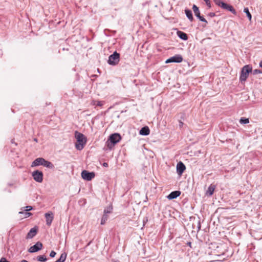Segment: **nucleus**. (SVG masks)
Wrapping results in <instances>:
<instances>
[{"mask_svg":"<svg viewBox=\"0 0 262 262\" xmlns=\"http://www.w3.org/2000/svg\"><path fill=\"white\" fill-rule=\"evenodd\" d=\"M75 136L77 140L75 144L76 148L78 150H81L83 148L86 142V138L81 133L76 131L75 133Z\"/></svg>","mask_w":262,"mask_h":262,"instance_id":"obj_1","label":"nucleus"},{"mask_svg":"<svg viewBox=\"0 0 262 262\" xmlns=\"http://www.w3.org/2000/svg\"><path fill=\"white\" fill-rule=\"evenodd\" d=\"M121 139V137L119 134L115 133L111 135L107 141V146L109 149H111L115 144L119 142Z\"/></svg>","mask_w":262,"mask_h":262,"instance_id":"obj_2","label":"nucleus"},{"mask_svg":"<svg viewBox=\"0 0 262 262\" xmlns=\"http://www.w3.org/2000/svg\"><path fill=\"white\" fill-rule=\"evenodd\" d=\"M252 72V67L249 65H246L244 66L242 69L241 73L240 75V80L245 81L248 77L249 74Z\"/></svg>","mask_w":262,"mask_h":262,"instance_id":"obj_3","label":"nucleus"},{"mask_svg":"<svg viewBox=\"0 0 262 262\" xmlns=\"http://www.w3.org/2000/svg\"><path fill=\"white\" fill-rule=\"evenodd\" d=\"M214 2L216 5L222 8L230 11L234 15L236 14L235 10L231 5L226 4L222 2L221 0H214Z\"/></svg>","mask_w":262,"mask_h":262,"instance_id":"obj_4","label":"nucleus"},{"mask_svg":"<svg viewBox=\"0 0 262 262\" xmlns=\"http://www.w3.org/2000/svg\"><path fill=\"white\" fill-rule=\"evenodd\" d=\"M119 60L120 54L115 51L109 56L107 62L110 65L115 66L119 63Z\"/></svg>","mask_w":262,"mask_h":262,"instance_id":"obj_5","label":"nucleus"},{"mask_svg":"<svg viewBox=\"0 0 262 262\" xmlns=\"http://www.w3.org/2000/svg\"><path fill=\"white\" fill-rule=\"evenodd\" d=\"M95 173L94 172H89L87 170H83L81 172V177L86 181H91L95 177Z\"/></svg>","mask_w":262,"mask_h":262,"instance_id":"obj_6","label":"nucleus"},{"mask_svg":"<svg viewBox=\"0 0 262 262\" xmlns=\"http://www.w3.org/2000/svg\"><path fill=\"white\" fill-rule=\"evenodd\" d=\"M183 61V57L181 55L177 54L172 56L168 59H167L165 63H171V62H177L180 63Z\"/></svg>","mask_w":262,"mask_h":262,"instance_id":"obj_7","label":"nucleus"},{"mask_svg":"<svg viewBox=\"0 0 262 262\" xmlns=\"http://www.w3.org/2000/svg\"><path fill=\"white\" fill-rule=\"evenodd\" d=\"M32 176L35 181L37 182H41L43 180V173L38 170H36L32 173Z\"/></svg>","mask_w":262,"mask_h":262,"instance_id":"obj_8","label":"nucleus"},{"mask_svg":"<svg viewBox=\"0 0 262 262\" xmlns=\"http://www.w3.org/2000/svg\"><path fill=\"white\" fill-rule=\"evenodd\" d=\"M193 11L195 15L202 21L205 22L207 24V21L200 15V12L199 8L195 5H193L192 7Z\"/></svg>","mask_w":262,"mask_h":262,"instance_id":"obj_9","label":"nucleus"},{"mask_svg":"<svg viewBox=\"0 0 262 262\" xmlns=\"http://www.w3.org/2000/svg\"><path fill=\"white\" fill-rule=\"evenodd\" d=\"M42 248V244L41 243L38 242L36 243L35 245L33 246H31L28 250V251L30 253H33L37 252Z\"/></svg>","mask_w":262,"mask_h":262,"instance_id":"obj_10","label":"nucleus"},{"mask_svg":"<svg viewBox=\"0 0 262 262\" xmlns=\"http://www.w3.org/2000/svg\"><path fill=\"white\" fill-rule=\"evenodd\" d=\"M37 231L38 228L36 227H35L31 229V230L29 231V232L28 233L26 236V239H30L33 238L37 234Z\"/></svg>","mask_w":262,"mask_h":262,"instance_id":"obj_11","label":"nucleus"},{"mask_svg":"<svg viewBox=\"0 0 262 262\" xmlns=\"http://www.w3.org/2000/svg\"><path fill=\"white\" fill-rule=\"evenodd\" d=\"M47 225L50 226L53 220L54 216L52 212H48L45 214Z\"/></svg>","mask_w":262,"mask_h":262,"instance_id":"obj_12","label":"nucleus"},{"mask_svg":"<svg viewBox=\"0 0 262 262\" xmlns=\"http://www.w3.org/2000/svg\"><path fill=\"white\" fill-rule=\"evenodd\" d=\"M186 169V167L185 165L182 162H180L177 164V172L179 174H182V173Z\"/></svg>","mask_w":262,"mask_h":262,"instance_id":"obj_13","label":"nucleus"},{"mask_svg":"<svg viewBox=\"0 0 262 262\" xmlns=\"http://www.w3.org/2000/svg\"><path fill=\"white\" fill-rule=\"evenodd\" d=\"M45 159L42 158H38L36 159L32 163L31 166H37L39 165H42L43 162H45Z\"/></svg>","mask_w":262,"mask_h":262,"instance_id":"obj_14","label":"nucleus"},{"mask_svg":"<svg viewBox=\"0 0 262 262\" xmlns=\"http://www.w3.org/2000/svg\"><path fill=\"white\" fill-rule=\"evenodd\" d=\"M181 192L180 191H172L167 196V198L169 200H172L179 196Z\"/></svg>","mask_w":262,"mask_h":262,"instance_id":"obj_15","label":"nucleus"},{"mask_svg":"<svg viewBox=\"0 0 262 262\" xmlns=\"http://www.w3.org/2000/svg\"><path fill=\"white\" fill-rule=\"evenodd\" d=\"M215 185L213 184H211L208 188L206 192V195L208 196H211L213 194L214 191L215 189Z\"/></svg>","mask_w":262,"mask_h":262,"instance_id":"obj_16","label":"nucleus"},{"mask_svg":"<svg viewBox=\"0 0 262 262\" xmlns=\"http://www.w3.org/2000/svg\"><path fill=\"white\" fill-rule=\"evenodd\" d=\"M150 133V130L148 126H145L140 130V134L142 135H148Z\"/></svg>","mask_w":262,"mask_h":262,"instance_id":"obj_17","label":"nucleus"},{"mask_svg":"<svg viewBox=\"0 0 262 262\" xmlns=\"http://www.w3.org/2000/svg\"><path fill=\"white\" fill-rule=\"evenodd\" d=\"M177 34L178 36L182 39H183L184 40H186L188 39L187 35L185 33L181 31H178Z\"/></svg>","mask_w":262,"mask_h":262,"instance_id":"obj_18","label":"nucleus"},{"mask_svg":"<svg viewBox=\"0 0 262 262\" xmlns=\"http://www.w3.org/2000/svg\"><path fill=\"white\" fill-rule=\"evenodd\" d=\"M185 14L188 17V18L191 21H192L193 20V17L192 16V14L191 11L190 10H185Z\"/></svg>","mask_w":262,"mask_h":262,"instance_id":"obj_19","label":"nucleus"},{"mask_svg":"<svg viewBox=\"0 0 262 262\" xmlns=\"http://www.w3.org/2000/svg\"><path fill=\"white\" fill-rule=\"evenodd\" d=\"M42 166L49 168H53L54 167V165L51 162L46 160H45V162H43Z\"/></svg>","mask_w":262,"mask_h":262,"instance_id":"obj_20","label":"nucleus"},{"mask_svg":"<svg viewBox=\"0 0 262 262\" xmlns=\"http://www.w3.org/2000/svg\"><path fill=\"white\" fill-rule=\"evenodd\" d=\"M244 12L246 13V15L250 21L251 20L252 15L250 13L249 9L248 8H245L244 9Z\"/></svg>","mask_w":262,"mask_h":262,"instance_id":"obj_21","label":"nucleus"},{"mask_svg":"<svg viewBox=\"0 0 262 262\" xmlns=\"http://www.w3.org/2000/svg\"><path fill=\"white\" fill-rule=\"evenodd\" d=\"M239 122L241 124H247L249 122V120L248 118H241L239 120Z\"/></svg>","mask_w":262,"mask_h":262,"instance_id":"obj_22","label":"nucleus"},{"mask_svg":"<svg viewBox=\"0 0 262 262\" xmlns=\"http://www.w3.org/2000/svg\"><path fill=\"white\" fill-rule=\"evenodd\" d=\"M108 219V216L107 215H103L102 219H101V225H104L106 221Z\"/></svg>","mask_w":262,"mask_h":262,"instance_id":"obj_23","label":"nucleus"},{"mask_svg":"<svg viewBox=\"0 0 262 262\" xmlns=\"http://www.w3.org/2000/svg\"><path fill=\"white\" fill-rule=\"evenodd\" d=\"M37 259L38 261H42V262H44L47 260V258L45 257H44V256H43V255L38 256L37 257Z\"/></svg>","mask_w":262,"mask_h":262,"instance_id":"obj_24","label":"nucleus"},{"mask_svg":"<svg viewBox=\"0 0 262 262\" xmlns=\"http://www.w3.org/2000/svg\"><path fill=\"white\" fill-rule=\"evenodd\" d=\"M93 104L97 106H102L104 104V102L101 101H95L93 102Z\"/></svg>","mask_w":262,"mask_h":262,"instance_id":"obj_25","label":"nucleus"},{"mask_svg":"<svg viewBox=\"0 0 262 262\" xmlns=\"http://www.w3.org/2000/svg\"><path fill=\"white\" fill-rule=\"evenodd\" d=\"M253 74H260L262 73V71L258 69H255L253 71Z\"/></svg>","mask_w":262,"mask_h":262,"instance_id":"obj_26","label":"nucleus"},{"mask_svg":"<svg viewBox=\"0 0 262 262\" xmlns=\"http://www.w3.org/2000/svg\"><path fill=\"white\" fill-rule=\"evenodd\" d=\"M206 5L210 8L211 7V2L210 0H204Z\"/></svg>","mask_w":262,"mask_h":262,"instance_id":"obj_27","label":"nucleus"},{"mask_svg":"<svg viewBox=\"0 0 262 262\" xmlns=\"http://www.w3.org/2000/svg\"><path fill=\"white\" fill-rule=\"evenodd\" d=\"M24 211H30V210H31L32 209V206H26L25 207H24Z\"/></svg>","mask_w":262,"mask_h":262,"instance_id":"obj_28","label":"nucleus"},{"mask_svg":"<svg viewBox=\"0 0 262 262\" xmlns=\"http://www.w3.org/2000/svg\"><path fill=\"white\" fill-rule=\"evenodd\" d=\"M56 253L55 251H52L50 254V256L51 257H55V256L56 255Z\"/></svg>","mask_w":262,"mask_h":262,"instance_id":"obj_29","label":"nucleus"},{"mask_svg":"<svg viewBox=\"0 0 262 262\" xmlns=\"http://www.w3.org/2000/svg\"><path fill=\"white\" fill-rule=\"evenodd\" d=\"M0 262H10L7 260L5 257H2L0 259Z\"/></svg>","mask_w":262,"mask_h":262,"instance_id":"obj_30","label":"nucleus"},{"mask_svg":"<svg viewBox=\"0 0 262 262\" xmlns=\"http://www.w3.org/2000/svg\"><path fill=\"white\" fill-rule=\"evenodd\" d=\"M25 214H26L25 217H27L30 216L32 214V213H30V212H26Z\"/></svg>","mask_w":262,"mask_h":262,"instance_id":"obj_31","label":"nucleus"},{"mask_svg":"<svg viewBox=\"0 0 262 262\" xmlns=\"http://www.w3.org/2000/svg\"><path fill=\"white\" fill-rule=\"evenodd\" d=\"M103 166H104V167H108V163H103Z\"/></svg>","mask_w":262,"mask_h":262,"instance_id":"obj_32","label":"nucleus"},{"mask_svg":"<svg viewBox=\"0 0 262 262\" xmlns=\"http://www.w3.org/2000/svg\"><path fill=\"white\" fill-rule=\"evenodd\" d=\"M259 67L262 68V60L259 62Z\"/></svg>","mask_w":262,"mask_h":262,"instance_id":"obj_33","label":"nucleus"},{"mask_svg":"<svg viewBox=\"0 0 262 262\" xmlns=\"http://www.w3.org/2000/svg\"><path fill=\"white\" fill-rule=\"evenodd\" d=\"M209 15H210V16H214L215 15V14H214V13H210V14H209Z\"/></svg>","mask_w":262,"mask_h":262,"instance_id":"obj_34","label":"nucleus"},{"mask_svg":"<svg viewBox=\"0 0 262 262\" xmlns=\"http://www.w3.org/2000/svg\"><path fill=\"white\" fill-rule=\"evenodd\" d=\"M21 262H28V261L27 260H23L21 261Z\"/></svg>","mask_w":262,"mask_h":262,"instance_id":"obj_35","label":"nucleus"},{"mask_svg":"<svg viewBox=\"0 0 262 262\" xmlns=\"http://www.w3.org/2000/svg\"><path fill=\"white\" fill-rule=\"evenodd\" d=\"M188 245H189V246L190 247H191V243H188Z\"/></svg>","mask_w":262,"mask_h":262,"instance_id":"obj_36","label":"nucleus"},{"mask_svg":"<svg viewBox=\"0 0 262 262\" xmlns=\"http://www.w3.org/2000/svg\"><path fill=\"white\" fill-rule=\"evenodd\" d=\"M182 124H183L182 122H180V125H182Z\"/></svg>","mask_w":262,"mask_h":262,"instance_id":"obj_37","label":"nucleus"},{"mask_svg":"<svg viewBox=\"0 0 262 262\" xmlns=\"http://www.w3.org/2000/svg\"><path fill=\"white\" fill-rule=\"evenodd\" d=\"M182 124H183L182 122H180V125H182Z\"/></svg>","mask_w":262,"mask_h":262,"instance_id":"obj_38","label":"nucleus"}]
</instances>
